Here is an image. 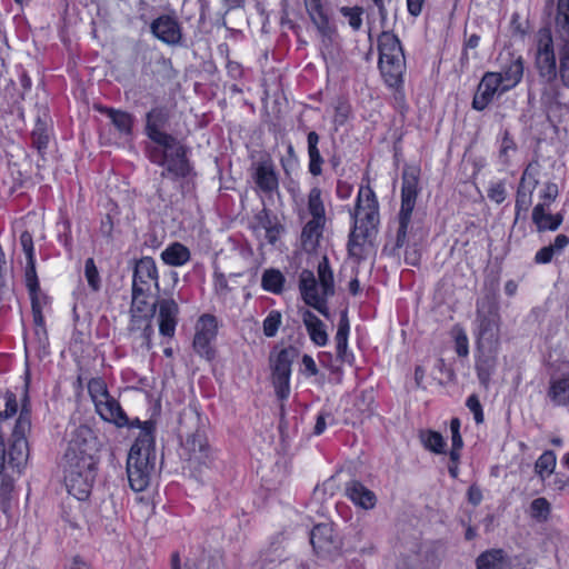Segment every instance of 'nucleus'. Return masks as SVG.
Wrapping results in <instances>:
<instances>
[{"label": "nucleus", "mask_w": 569, "mask_h": 569, "mask_svg": "<svg viewBox=\"0 0 569 569\" xmlns=\"http://www.w3.org/2000/svg\"><path fill=\"white\" fill-rule=\"evenodd\" d=\"M540 164L538 161H531L525 168L519 184L536 189L539 183Z\"/></svg>", "instance_id": "obj_48"}, {"label": "nucleus", "mask_w": 569, "mask_h": 569, "mask_svg": "<svg viewBox=\"0 0 569 569\" xmlns=\"http://www.w3.org/2000/svg\"><path fill=\"white\" fill-rule=\"evenodd\" d=\"M29 297L31 300L33 322L36 326L42 327L44 325L43 309L49 305L50 299L40 288L34 291H29Z\"/></svg>", "instance_id": "obj_38"}, {"label": "nucleus", "mask_w": 569, "mask_h": 569, "mask_svg": "<svg viewBox=\"0 0 569 569\" xmlns=\"http://www.w3.org/2000/svg\"><path fill=\"white\" fill-rule=\"evenodd\" d=\"M349 332H350V323H349L347 311L345 310L341 313L335 340H336L337 357L339 360H341L342 362H346V363H352V361H353V355L348 349Z\"/></svg>", "instance_id": "obj_25"}, {"label": "nucleus", "mask_w": 569, "mask_h": 569, "mask_svg": "<svg viewBox=\"0 0 569 569\" xmlns=\"http://www.w3.org/2000/svg\"><path fill=\"white\" fill-rule=\"evenodd\" d=\"M493 99L495 94L479 82L471 104L475 110L483 111L493 101Z\"/></svg>", "instance_id": "obj_46"}, {"label": "nucleus", "mask_w": 569, "mask_h": 569, "mask_svg": "<svg viewBox=\"0 0 569 569\" xmlns=\"http://www.w3.org/2000/svg\"><path fill=\"white\" fill-rule=\"evenodd\" d=\"M84 276L88 281L89 287L98 291L100 289V277L98 269L96 267L94 260L92 258H88L84 263Z\"/></svg>", "instance_id": "obj_54"}, {"label": "nucleus", "mask_w": 569, "mask_h": 569, "mask_svg": "<svg viewBox=\"0 0 569 569\" xmlns=\"http://www.w3.org/2000/svg\"><path fill=\"white\" fill-rule=\"evenodd\" d=\"M379 69L385 82L392 88L403 82L406 58L399 38L389 31H382L378 37Z\"/></svg>", "instance_id": "obj_6"}, {"label": "nucleus", "mask_w": 569, "mask_h": 569, "mask_svg": "<svg viewBox=\"0 0 569 569\" xmlns=\"http://www.w3.org/2000/svg\"><path fill=\"white\" fill-rule=\"evenodd\" d=\"M547 397L556 407L569 406V372L550 380Z\"/></svg>", "instance_id": "obj_27"}, {"label": "nucleus", "mask_w": 569, "mask_h": 569, "mask_svg": "<svg viewBox=\"0 0 569 569\" xmlns=\"http://www.w3.org/2000/svg\"><path fill=\"white\" fill-rule=\"evenodd\" d=\"M158 310L159 333L162 337L172 338L178 325L179 306L172 298H160L150 306Z\"/></svg>", "instance_id": "obj_14"}, {"label": "nucleus", "mask_w": 569, "mask_h": 569, "mask_svg": "<svg viewBox=\"0 0 569 569\" xmlns=\"http://www.w3.org/2000/svg\"><path fill=\"white\" fill-rule=\"evenodd\" d=\"M218 332L217 319L211 315H203L199 318L196 335L193 338V349L202 358L211 360L214 358L212 342Z\"/></svg>", "instance_id": "obj_10"}, {"label": "nucleus", "mask_w": 569, "mask_h": 569, "mask_svg": "<svg viewBox=\"0 0 569 569\" xmlns=\"http://www.w3.org/2000/svg\"><path fill=\"white\" fill-rule=\"evenodd\" d=\"M412 211L400 210L398 214V230L396 241L391 249L392 253L402 248L407 243L408 227L411 221Z\"/></svg>", "instance_id": "obj_40"}, {"label": "nucleus", "mask_w": 569, "mask_h": 569, "mask_svg": "<svg viewBox=\"0 0 569 569\" xmlns=\"http://www.w3.org/2000/svg\"><path fill=\"white\" fill-rule=\"evenodd\" d=\"M96 412L99 417L106 421L116 425L117 427H133L137 426V420L129 423V418L126 412L121 408L119 401L113 398L111 395L107 396L104 399H101L94 405Z\"/></svg>", "instance_id": "obj_17"}, {"label": "nucleus", "mask_w": 569, "mask_h": 569, "mask_svg": "<svg viewBox=\"0 0 569 569\" xmlns=\"http://www.w3.org/2000/svg\"><path fill=\"white\" fill-rule=\"evenodd\" d=\"M299 289L303 301L320 312L323 317L329 318V308L327 300L330 296H323L319 292L317 278L311 270L305 269L299 277Z\"/></svg>", "instance_id": "obj_11"}, {"label": "nucleus", "mask_w": 569, "mask_h": 569, "mask_svg": "<svg viewBox=\"0 0 569 569\" xmlns=\"http://www.w3.org/2000/svg\"><path fill=\"white\" fill-rule=\"evenodd\" d=\"M419 171L417 168H408L402 173L401 206L400 210L413 211L419 193Z\"/></svg>", "instance_id": "obj_20"}, {"label": "nucleus", "mask_w": 569, "mask_h": 569, "mask_svg": "<svg viewBox=\"0 0 569 569\" xmlns=\"http://www.w3.org/2000/svg\"><path fill=\"white\" fill-rule=\"evenodd\" d=\"M31 430V403L27 390L22 399L20 415L14 420L10 437L6 439L0 429V473L20 475L29 457L27 435Z\"/></svg>", "instance_id": "obj_3"}, {"label": "nucleus", "mask_w": 569, "mask_h": 569, "mask_svg": "<svg viewBox=\"0 0 569 569\" xmlns=\"http://www.w3.org/2000/svg\"><path fill=\"white\" fill-rule=\"evenodd\" d=\"M282 323L281 312L278 310H271L268 316L264 318L262 327L263 335L268 338H272L277 335L280 326Z\"/></svg>", "instance_id": "obj_50"}, {"label": "nucleus", "mask_w": 569, "mask_h": 569, "mask_svg": "<svg viewBox=\"0 0 569 569\" xmlns=\"http://www.w3.org/2000/svg\"><path fill=\"white\" fill-rule=\"evenodd\" d=\"M551 512L550 502L543 498H536L531 501L529 507V513L532 519L538 522H545L548 520Z\"/></svg>", "instance_id": "obj_43"}, {"label": "nucleus", "mask_w": 569, "mask_h": 569, "mask_svg": "<svg viewBox=\"0 0 569 569\" xmlns=\"http://www.w3.org/2000/svg\"><path fill=\"white\" fill-rule=\"evenodd\" d=\"M500 71L497 73L503 82V89L510 91L516 88L523 78L525 59L521 54L508 51L506 56L500 54Z\"/></svg>", "instance_id": "obj_15"}, {"label": "nucleus", "mask_w": 569, "mask_h": 569, "mask_svg": "<svg viewBox=\"0 0 569 569\" xmlns=\"http://www.w3.org/2000/svg\"><path fill=\"white\" fill-rule=\"evenodd\" d=\"M467 408L472 412L476 423H482L485 420L482 406L477 395H471L466 401Z\"/></svg>", "instance_id": "obj_60"}, {"label": "nucleus", "mask_w": 569, "mask_h": 569, "mask_svg": "<svg viewBox=\"0 0 569 569\" xmlns=\"http://www.w3.org/2000/svg\"><path fill=\"white\" fill-rule=\"evenodd\" d=\"M556 38L549 27L540 28L536 34L535 42V68L540 80L558 61V50L556 51Z\"/></svg>", "instance_id": "obj_9"}, {"label": "nucleus", "mask_w": 569, "mask_h": 569, "mask_svg": "<svg viewBox=\"0 0 569 569\" xmlns=\"http://www.w3.org/2000/svg\"><path fill=\"white\" fill-rule=\"evenodd\" d=\"M254 219L256 226L253 227V230L256 233L266 231L279 222L277 217L272 216L268 209H262L258 214H256Z\"/></svg>", "instance_id": "obj_53"}, {"label": "nucleus", "mask_w": 569, "mask_h": 569, "mask_svg": "<svg viewBox=\"0 0 569 569\" xmlns=\"http://www.w3.org/2000/svg\"><path fill=\"white\" fill-rule=\"evenodd\" d=\"M301 318L310 340L318 347L326 346L329 337L323 321L308 309L301 311Z\"/></svg>", "instance_id": "obj_23"}, {"label": "nucleus", "mask_w": 569, "mask_h": 569, "mask_svg": "<svg viewBox=\"0 0 569 569\" xmlns=\"http://www.w3.org/2000/svg\"><path fill=\"white\" fill-rule=\"evenodd\" d=\"M536 189L519 184L516 193V213L527 211L532 203V194Z\"/></svg>", "instance_id": "obj_47"}, {"label": "nucleus", "mask_w": 569, "mask_h": 569, "mask_svg": "<svg viewBox=\"0 0 569 569\" xmlns=\"http://www.w3.org/2000/svg\"><path fill=\"white\" fill-rule=\"evenodd\" d=\"M487 196L492 202L497 204L502 203L507 198L506 183L503 181L491 182L487 190Z\"/></svg>", "instance_id": "obj_56"}, {"label": "nucleus", "mask_w": 569, "mask_h": 569, "mask_svg": "<svg viewBox=\"0 0 569 569\" xmlns=\"http://www.w3.org/2000/svg\"><path fill=\"white\" fill-rule=\"evenodd\" d=\"M556 466V453L552 450H546L536 460L535 472L541 481H546L555 472Z\"/></svg>", "instance_id": "obj_36"}, {"label": "nucleus", "mask_w": 569, "mask_h": 569, "mask_svg": "<svg viewBox=\"0 0 569 569\" xmlns=\"http://www.w3.org/2000/svg\"><path fill=\"white\" fill-rule=\"evenodd\" d=\"M14 475H17V472L0 473V501L2 507L11 499V493L14 488Z\"/></svg>", "instance_id": "obj_49"}, {"label": "nucleus", "mask_w": 569, "mask_h": 569, "mask_svg": "<svg viewBox=\"0 0 569 569\" xmlns=\"http://www.w3.org/2000/svg\"><path fill=\"white\" fill-rule=\"evenodd\" d=\"M516 143L508 132H505L499 150V158L503 164H509L510 153L516 151Z\"/></svg>", "instance_id": "obj_58"}, {"label": "nucleus", "mask_w": 569, "mask_h": 569, "mask_svg": "<svg viewBox=\"0 0 569 569\" xmlns=\"http://www.w3.org/2000/svg\"><path fill=\"white\" fill-rule=\"evenodd\" d=\"M291 362V352L287 349L280 350L272 365V377H290Z\"/></svg>", "instance_id": "obj_41"}, {"label": "nucleus", "mask_w": 569, "mask_h": 569, "mask_svg": "<svg viewBox=\"0 0 569 569\" xmlns=\"http://www.w3.org/2000/svg\"><path fill=\"white\" fill-rule=\"evenodd\" d=\"M306 10L322 37L330 38L333 33V28L330 24L329 17L322 6L321 0H305Z\"/></svg>", "instance_id": "obj_24"}, {"label": "nucleus", "mask_w": 569, "mask_h": 569, "mask_svg": "<svg viewBox=\"0 0 569 569\" xmlns=\"http://www.w3.org/2000/svg\"><path fill=\"white\" fill-rule=\"evenodd\" d=\"M339 12L347 19L348 24L353 31H359L362 27L363 9L361 7H341Z\"/></svg>", "instance_id": "obj_45"}, {"label": "nucleus", "mask_w": 569, "mask_h": 569, "mask_svg": "<svg viewBox=\"0 0 569 569\" xmlns=\"http://www.w3.org/2000/svg\"><path fill=\"white\" fill-rule=\"evenodd\" d=\"M542 80H558L565 89H569V48L558 50V61Z\"/></svg>", "instance_id": "obj_30"}, {"label": "nucleus", "mask_w": 569, "mask_h": 569, "mask_svg": "<svg viewBox=\"0 0 569 569\" xmlns=\"http://www.w3.org/2000/svg\"><path fill=\"white\" fill-rule=\"evenodd\" d=\"M310 543L318 555H330L338 548L333 536V529L328 523H320L313 527L310 532Z\"/></svg>", "instance_id": "obj_19"}, {"label": "nucleus", "mask_w": 569, "mask_h": 569, "mask_svg": "<svg viewBox=\"0 0 569 569\" xmlns=\"http://www.w3.org/2000/svg\"><path fill=\"white\" fill-rule=\"evenodd\" d=\"M20 244L22 247V250L26 254L27 260H33L34 257V248H33V240L32 236L28 231H23L20 234Z\"/></svg>", "instance_id": "obj_63"}, {"label": "nucleus", "mask_w": 569, "mask_h": 569, "mask_svg": "<svg viewBox=\"0 0 569 569\" xmlns=\"http://www.w3.org/2000/svg\"><path fill=\"white\" fill-rule=\"evenodd\" d=\"M419 439L427 450L437 455L445 452L446 440L440 432L435 430H421Z\"/></svg>", "instance_id": "obj_39"}, {"label": "nucleus", "mask_w": 569, "mask_h": 569, "mask_svg": "<svg viewBox=\"0 0 569 569\" xmlns=\"http://www.w3.org/2000/svg\"><path fill=\"white\" fill-rule=\"evenodd\" d=\"M558 196V186L553 182H548L545 184L543 190L540 193V198L542 203L550 206L551 202L556 200Z\"/></svg>", "instance_id": "obj_64"}, {"label": "nucleus", "mask_w": 569, "mask_h": 569, "mask_svg": "<svg viewBox=\"0 0 569 569\" xmlns=\"http://www.w3.org/2000/svg\"><path fill=\"white\" fill-rule=\"evenodd\" d=\"M154 317V308H150L147 317L132 316L128 325V332L133 342L138 343L140 348L150 350L152 348V337L154 329L152 319Z\"/></svg>", "instance_id": "obj_16"}, {"label": "nucleus", "mask_w": 569, "mask_h": 569, "mask_svg": "<svg viewBox=\"0 0 569 569\" xmlns=\"http://www.w3.org/2000/svg\"><path fill=\"white\" fill-rule=\"evenodd\" d=\"M562 223V216L561 214H550V213H547L546 216H543V220L542 222L540 223L538 230L539 231H545V230H551V231H555L557 230L560 224Z\"/></svg>", "instance_id": "obj_61"}, {"label": "nucleus", "mask_w": 569, "mask_h": 569, "mask_svg": "<svg viewBox=\"0 0 569 569\" xmlns=\"http://www.w3.org/2000/svg\"><path fill=\"white\" fill-rule=\"evenodd\" d=\"M137 423L140 431L128 455L127 476L131 489L141 492L149 486L156 467L154 428L151 421Z\"/></svg>", "instance_id": "obj_4"}, {"label": "nucleus", "mask_w": 569, "mask_h": 569, "mask_svg": "<svg viewBox=\"0 0 569 569\" xmlns=\"http://www.w3.org/2000/svg\"><path fill=\"white\" fill-rule=\"evenodd\" d=\"M66 442L62 458L66 488L83 501L89 498L96 480L99 441L90 427L80 425L67 431Z\"/></svg>", "instance_id": "obj_1"}, {"label": "nucleus", "mask_w": 569, "mask_h": 569, "mask_svg": "<svg viewBox=\"0 0 569 569\" xmlns=\"http://www.w3.org/2000/svg\"><path fill=\"white\" fill-rule=\"evenodd\" d=\"M29 385L26 382L23 393L24 391H28ZM29 396V393L27 392ZM4 409L0 411V429L2 432L7 433V429L12 430L13 425H11L10 420L14 418L18 413L20 415L21 407H19V402L17 399V396L12 391H7L4 393ZM23 397H21V400ZM22 406V403L20 405Z\"/></svg>", "instance_id": "obj_28"}, {"label": "nucleus", "mask_w": 569, "mask_h": 569, "mask_svg": "<svg viewBox=\"0 0 569 569\" xmlns=\"http://www.w3.org/2000/svg\"><path fill=\"white\" fill-rule=\"evenodd\" d=\"M286 277L279 269L268 268L261 276V288L273 295H280L284 290Z\"/></svg>", "instance_id": "obj_34"}, {"label": "nucleus", "mask_w": 569, "mask_h": 569, "mask_svg": "<svg viewBox=\"0 0 569 569\" xmlns=\"http://www.w3.org/2000/svg\"><path fill=\"white\" fill-rule=\"evenodd\" d=\"M150 293H139L134 289H132V300L130 306V317L140 316L147 317L150 311L149 303L147 298Z\"/></svg>", "instance_id": "obj_44"}, {"label": "nucleus", "mask_w": 569, "mask_h": 569, "mask_svg": "<svg viewBox=\"0 0 569 569\" xmlns=\"http://www.w3.org/2000/svg\"><path fill=\"white\" fill-rule=\"evenodd\" d=\"M32 143L39 152H43L48 148L49 134L46 128L38 123L31 134Z\"/></svg>", "instance_id": "obj_57"}, {"label": "nucleus", "mask_w": 569, "mask_h": 569, "mask_svg": "<svg viewBox=\"0 0 569 569\" xmlns=\"http://www.w3.org/2000/svg\"><path fill=\"white\" fill-rule=\"evenodd\" d=\"M555 38L558 50L569 48V0H558L557 2Z\"/></svg>", "instance_id": "obj_22"}, {"label": "nucleus", "mask_w": 569, "mask_h": 569, "mask_svg": "<svg viewBox=\"0 0 569 569\" xmlns=\"http://www.w3.org/2000/svg\"><path fill=\"white\" fill-rule=\"evenodd\" d=\"M480 82L483 84V87H487L495 96H500L509 91L503 89V82L501 81L500 76L493 71L485 72Z\"/></svg>", "instance_id": "obj_51"}, {"label": "nucleus", "mask_w": 569, "mask_h": 569, "mask_svg": "<svg viewBox=\"0 0 569 569\" xmlns=\"http://www.w3.org/2000/svg\"><path fill=\"white\" fill-rule=\"evenodd\" d=\"M253 181L262 193L272 196L279 190V177L270 156L260 158L253 164Z\"/></svg>", "instance_id": "obj_12"}, {"label": "nucleus", "mask_w": 569, "mask_h": 569, "mask_svg": "<svg viewBox=\"0 0 569 569\" xmlns=\"http://www.w3.org/2000/svg\"><path fill=\"white\" fill-rule=\"evenodd\" d=\"M24 281L28 292L38 290L40 288V283L36 271V259L27 260Z\"/></svg>", "instance_id": "obj_55"}, {"label": "nucleus", "mask_w": 569, "mask_h": 569, "mask_svg": "<svg viewBox=\"0 0 569 569\" xmlns=\"http://www.w3.org/2000/svg\"><path fill=\"white\" fill-rule=\"evenodd\" d=\"M318 273V289L319 292L323 296H333L335 295V281H333V272L329 264V259L327 256H323L318 263L317 268Z\"/></svg>", "instance_id": "obj_33"}, {"label": "nucleus", "mask_w": 569, "mask_h": 569, "mask_svg": "<svg viewBox=\"0 0 569 569\" xmlns=\"http://www.w3.org/2000/svg\"><path fill=\"white\" fill-rule=\"evenodd\" d=\"M152 33L167 44H177L181 40V28L174 17L160 16L151 23Z\"/></svg>", "instance_id": "obj_18"}, {"label": "nucleus", "mask_w": 569, "mask_h": 569, "mask_svg": "<svg viewBox=\"0 0 569 569\" xmlns=\"http://www.w3.org/2000/svg\"><path fill=\"white\" fill-rule=\"evenodd\" d=\"M169 110L159 106L146 116V134L154 143L148 148L149 160L163 168L162 178L186 179L193 168L188 159V148L174 136L164 131L169 122Z\"/></svg>", "instance_id": "obj_2"}, {"label": "nucleus", "mask_w": 569, "mask_h": 569, "mask_svg": "<svg viewBox=\"0 0 569 569\" xmlns=\"http://www.w3.org/2000/svg\"><path fill=\"white\" fill-rule=\"evenodd\" d=\"M191 258L190 250L180 242L169 244L162 252V261L171 267H181Z\"/></svg>", "instance_id": "obj_31"}, {"label": "nucleus", "mask_w": 569, "mask_h": 569, "mask_svg": "<svg viewBox=\"0 0 569 569\" xmlns=\"http://www.w3.org/2000/svg\"><path fill=\"white\" fill-rule=\"evenodd\" d=\"M477 569H509V559L502 549H490L476 559Z\"/></svg>", "instance_id": "obj_29"}, {"label": "nucleus", "mask_w": 569, "mask_h": 569, "mask_svg": "<svg viewBox=\"0 0 569 569\" xmlns=\"http://www.w3.org/2000/svg\"><path fill=\"white\" fill-rule=\"evenodd\" d=\"M88 391L92 399L93 405H96L101 399H104L110 395L108 391L107 385L101 378H92L88 382Z\"/></svg>", "instance_id": "obj_52"}, {"label": "nucleus", "mask_w": 569, "mask_h": 569, "mask_svg": "<svg viewBox=\"0 0 569 569\" xmlns=\"http://www.w3.org/2000/svg\"><path fill=\"white\" fill-rule=\"evenodd\" d=\"M500 316L492 302H478L476 312V336L479 350L496 353L499 345Z\"/></svg>", "instance_id": "obj_7"}, {"label": "nucleus", "mask_w": 569, "mask_h": 569, "mask_svg": "<svg viewBox=\"0 0 569 569\" xmlns=\"http://www.w3.org/2000/svg\"><path fill=\"white\" fill-rule=\"evenodd\" d=\"M326 222L327 221L310 219L305 224V227L302 228V232H301V243L306 251H311L318 246V242L322 236Z\"/></svg>", "instance_id": "obj_32"}, {"label": "nucleus", "mask_w": 569, "mask_h": 569, "mask_svg": "<svg viewBox=\"0 0 569 569\" xmlns=\"http://www.w3.org/2000/svg\"><path fill=\"white\" fill-rule=\"evenodd\" d=\"M152 286L159 288L157 264L152 258L143 257L134 266L132 289L139 293H150Z\"/></svg>", "instance_id": "obj_13"}, {"label": "nucleus", "mask_w": 569, "mask_h": 569, "mask_svg": "<svg viewBox=\"0 0 569 569\" xmlns=\"http://www.w3.org/2000/svg\"><path fill=\"white\" fill-rule=\"evenodd\" d=\"M307 209L311 219L327 221L322 190L319 187L310 189L308 193Z\"/></svg>", "instance_id": "obj_35"}, {"label": "nucleus", "mask_w": 569, "mask_h": 569, "mask_svg": "<svg viewBox=\"0 0 569 569\" xmlns=\"http://www.w3.org/2000/svg\"><path fill=\"white\" fill-rule=\"evenodd\" d=\"M346 496L363 509H372L376 506V495L365 487L360 481L352 480L346 486Z\"/></svg>", "instance_id": "obj_26"}, {"label": "nucleus", "mask_w": 569, "mask_h": 569, "mask_svg": "<svg viewBox=\"0 0 569 569\" xmlns=\"http://www.w3.org/2000/svg\"><path fill=\"white\" fill-rule=\"evenodd\" d=\"M103 111L121 134H131L133 126V116L131 113L112 108H104Z\"/></svg>", "instance_id": "obj_37"}, {"label": "nucleus", "mask_w": 569, "mask_h": 569, "mask_svg": "<svg viewBox=\"0 0 569 569\" xmlns=\"http://www.w3.org/2000/svg\"><path fill=\"white\" fill-rule=\"evenodd\" d=\"M182 457L186 458L188 468L193 472L201 473L213 463V452L208 443L207 435L203 428L188 433L181 443Z\"/></svg>", "instance_id": "obj_8"}, {"label": "nucleus", "mask_w": 569, "mask_h": 569, "mask_svg": "<svg viewBox=\"0 0 569 569\" xmlns=\"http://www.w3.org/2000/svg\"><path fill=\"white\" fill-rule=\"evenodd\" d=\"M352 228L348 240V250L357 254V248L376 231L379 223V203L375 191L370 187L359 189L356 207L350 210Z\"/></svg>", "instance_id": "obj_5"}, {"label": "nucleus", "mask_w": 569, "mask_h": 569, "mask_svg": "<svg viewBox=\"0 0 569 569\" xmlns=\"http://www.w3.org/2000/svg\"><path fill=\"white\" fill-rule=\"evenodd\" d=\"M542 89L540 93L541 106L547 112H555L562 110L566 104L563 100V87L558 80H540Z\"/></svg>", "instance_id": "obj_21"}, {"label": "nucleus", "mask_w": 569, "mask_h": 569, "mask_svg": "<svg viewBox=\"0 0 569 569\" xmlns=\"http://www.w3.org/2000/svg\"><path fill=\"white\" fill-rule=\"evenodd\" d=\"M272 383L277 397L284 400L290 395V377H272Z\"/></svg>", "instance_id": "obj_59"}, {"label": "nucleus", "mask_w": 569, "mask_h": 569, "mask_svg": "<svg viewBox=\"0 0 569 569\" xmlns=\"http://www.w3.org/2000/svg\"><path fill=\"white\" fill-rule=\"evenodd\" d=\"M487 353L488 355L480 357L476 362L478 379L483 385L489 382L496 366L495 353Z\"/></svg>", "instance_id": "obj_42"}, {"label": "nucleus", "mask_w": 569, "mask_h": 569, "mask_svg": "<svg viewBox=\"0 0 569 569\" xmlns=\"http://www.w3.org/2000/svg\"><path fill=\"white\" fill-rule=\"evenodd\" d=\"M480 39H481L480 34H478V33L468 34L467 31H465L463 51L461 54L462 61L469 60L467 51L476 49L480 43Z\"/></svg>", "instance_id": "obj_62"}]
</instances>
